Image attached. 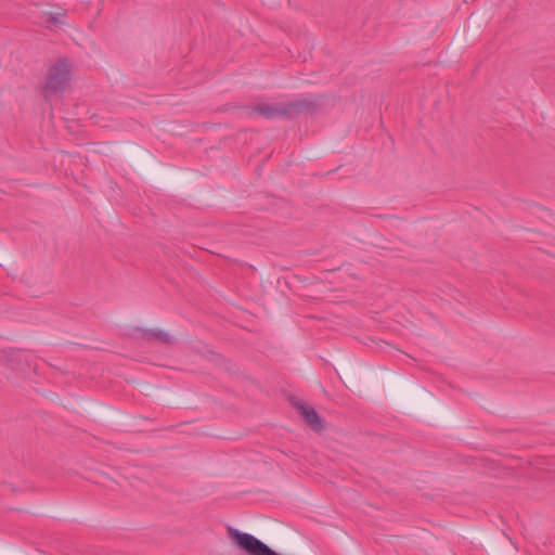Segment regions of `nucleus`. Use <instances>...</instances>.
I'll return each mask as SVG.
<instances>
[{"label":"nucleus","mask_w":555,"mask_h":555,"mask_svg":"<svg viewBox=\"0 0 555 555\" xmlns=\"http://www.w3.org/2000/svg\"><path fill=\"white\" fill-rule=\"evenodd\" d=\"M314 108L312 102L307 100H297L289 103H276V104H259L254 107V112L259 115L272 119L276 117H294L304 113H308Z\"/></svg>","instance_id":"f257e3e1"},{"label":"nucleus","mask_w":555,"mask_h":555,"mask_svg":"<svg viewBox=\"0 0 555 555\" xmlns=\"http://www.w3.org/2000/svg\"><path fill=\"white\" fill-rule=\"evenodd\" d=\"M229 538L247 555H280L255 535L242 532L235 528H228Z\"/></svg>","instance_id":"f03ea898"},{"label":"nucleus","mask_w":555,"mask_h":555,"mask_svg":"<svg viewBox=\"0 0 555 555\" xmlns=\"http://www.w3.org/2000/svg\"><path fill=\"white\" fill-rule=\"evenodd\" d=\"M297 409L313 430L321 431L323 429L322 418L312 406L299 402Z\"/></svg>","instance_id":"20e7f679"},{"label":"nucleus","mask_w":555,"mask_h":555,"mask_svg":"<svg viewBox=\"0 0 555 555\" xmlns=\"http://www.w3.org/2000/svg\"><path fill=\"white\" fill-rule=\"evenodd\" d=\"M142 337L149 340L157 339L165 344H171L173 341V337L163 330H147L142 334Z\"/></svg>","instance_id":"423d86ee"},{"label":"nucleus","mask_w":555,"mask_h":555,"mask_svg":"<svg viewBox=\"0 0 555 555\" xmlns=\"http://www.w3.org/2000/svg\"><path fill=\"white\" fill-rule=\"evenodd\" d=\"M63 16H64V14H62V13H60V14L49 13L48 17H47V22L51 23V24L63 23V21L61 18Z\"/></svg>","instance_id":"0eeeda50"},{"label":"nucleus","mask_w":555,"mask_h":555,"mask_svg":"<svg viewBox=\"0 0 555 555\" xmlns=\"http://www.w3.org/2000/svg\"><path fill=\"white\" fill-rule=\"evenodd\" d=\"M70 80V69L66 62L59 61L51 66L44 85V95L47 98L65 91Z\"/></svg>","instance_id":"7ed1b4c3"},{"label":"nucleus","mask_w":555,"mask_h":555,"mask_svg":"<svg viewBox=\"0 0 555 555\" xmlns=\"http://www.w3.org/2000/svg\"><path fill=\"white\" fill-rule=\"evenodd\" d=\"M439 26V20L437 17H431L429 14L421 16V31L422 36L429 38L431 37Z\"/></svg>","instance_id":"39448f33"}]
</instances>
